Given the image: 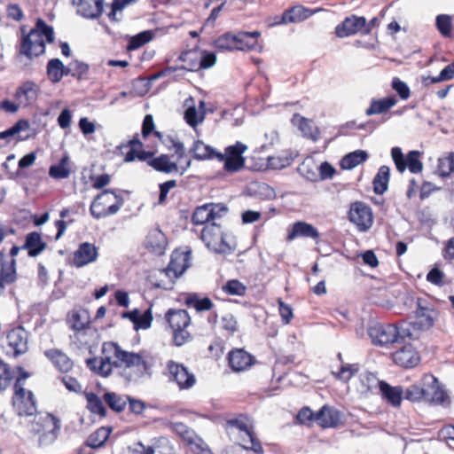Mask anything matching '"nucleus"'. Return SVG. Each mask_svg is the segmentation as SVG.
Here are the masks:
<instances>
[{
    "mask_svg": "<svg viewBox=\"0 0 454 454\" xmlns=\"http://www.w3.org/2000/svg\"><path fill=\"white\" fill-rule=\"evenodd\" d=\"M123 206V199L114 191L107 189L97 195L90 207V215L101 219L115 215Z\"/></svg>",
    "mask_w": 454,
    "mask_h": 454,
    "instance_id": "obj_6",
    "label": "nucleus"
},
{
    "mask_svg": "<svg viewBox=\"0 0 454 454\" xmlns=\"http://www.w3.org/2000/svg\"><path fill=\"white\" fill-rule=\"evenodd\" d=\"M20 43L18 54V61L22 63L25 57L28 60L39 57L45 52V42L52 43L55 40L53 27L48 25L43 19H37L35 27L27 32L26 26L20 27Z\"/></svg>",
    "mask_w": 454,
    "mask_h": 454,
    "instance_id": "obj_2",
    "label": "nucleus"
},
{
    "mask_svg": "<svg viewBox=\"0 0 454 454\" xmlns=\"http://www.w3.org/2000/svg\"><path fill=\"white\" fill-rule=\"evenodd\" d=\"M228 430H237L242 438V442L239 443V448H243L246 450H253L257 454L263 452L261 442L256 438L254 432V426L250 419L245 415H239L234 419H228Z\"/></svg>",
    "mask_w": 454,
    "mask_h": 454,
    "instance_id": "obj_5",
    "label": "nucleus"
},
{
    "mask_svg": "<svg viewBox=\"0 0 454 454\" xmlns=\"http://www.w3.org/2000/svg\"><path fill=\"white\" fill-rule=\"evenodd\" d=\"M299 129L303 136L316 141L318 137V129L314 126L312 121L306 118L300 117Z\"/></svg>",
    "mask_w": 454,
    "mask_h": 454,
    "instance_id": "obj_51",
    "label": "nucleus"
},
{
    "mask_svg": "<svg viewBox=\"0 0 454 454\" xmlns=\"http://www.w3.org/2000/svg\"><path fill=\"white\" fill-rule=\"evenodd\" d=\"M348 219L358 231H368L373 223L372 208L365 203L356 201L350 205Z\"/></svg>",
    "mask_w": 454,
    "mask_h": 454,
    "instance_id": "obj_15",
    "label": "nucleus"
},
{
    "mask_svg": "<svg viewBox=\"0 0 454 454\" xmlns=\"http://www.w3.org/2000/svg\"><path fill=\"white\" fill-rule=\"evenodd\" d=\"M200 62L193 65V68L207 69L212 67L216 62V56L214 52H208L207 51H200Z\"/></svg>",
    "mask_w": 454,
    "mask_h": 454,
    "instance_id": "obj_54",
    "label": "nucleus"
},
{
    "mask_svg": "<svg viewBox=\"0 0 454 454\" xmlns=\"http://www.w3.org/2000/svg\"><path fill=\"white\" fill-rule=\"evenodd\" d=\"M437 169L441 176H449L454 172V153L450 152L438 160Z\"/></svg>",
    "mask_w": 454,
    "mask_h": 454,
    "instance_id": "obj_46",
    "label": "nucleus"
},
{
    "mask_svg": "<svg viewBox=\"0 0 454 454\" xmlns=\"http://www.w3.org/2000/svg\"><path fill=\"white\" fill-rule=\"evenodd\" d=\"M179 59L184 63H186V66H184L183 68L187 70V71H191V72H194V71H198L199 68H192V67H193V65L195 63H198L200 62V52L199 51H184V52H182L180 57H179Z\"/></svg>",
    "mask_w": 454,
    "mask_h": 454,
    "instance_id": "obj_52",
    "label": "nucleus"
},
{
    "mask_svg": "<svg viewBox=\"0 0 454 454\" xmlns=\"http://www.w3.org/2000/svg\"><path fill=\"white\" fill-rule=\"evenodd\" d=\"M153 321V314L151 308L147 309L142 315L139 314L138 321L136 325L135 329H144L146 330L151 327Z\"/></svg>",
    "mask_w": 454,
    "mask_h": 454,
    "instance_id": "obj_60",
    "label": "nucleus"
},
{
    "mask_svg": "<svg viewBox=\"0 0 454 454\" xmlns=\"http://www.w3.org/2000/svg\"><path fill=\"white\" fill-rule=\"evenodd\" d=\"M222 328L233 333L238 329V323L234 316L231 313H227L222 317L221 319Z\"/></svg>",
    "mask_w": 454,
    "mask_h": 454,
    "instance_id": "obj_61",
    "label": "nucleus"
},
{
    "mask_svg": "<svg viewBox=\"0 0 454 454\" xmlns=\"http://www.w3.org/2000/svg\"><path fill=\"white\" fill-rule=\"evenodd\" d=\"M397 99L395 96L384 98L382 99H372L370 106L366 109L365 114L368 116L387 113L390 108L395 106Z\"/></svg>",
    "mask_w": 454,
    "mask_h": 454,
    "instance_id": "obj_33",
    "label": "nucleus"
},
{
    "mask_svg": "<svg viewBox=\"0 0 454 454\" xmlns=\"http://www.w3.org/2000/svg\"><path fill=\"white\" fill-rule=\"evenodd\" d=\"M368 381H375L379 385L381 396L386 402L395 408H398L402 404L403 399V388L402 386H391L387 382L379 380L373 374L368 373L365 376Z\"/></svg>",
    "mask_w": 454,
    "mask_h": 454,
    "instance_id": "obj_17",
    "label": "nucleus"
},
{
    "mask_svg": "<svg viewBox=\"0 0 454 454\" xmlns=\"http://www.w3.org/2000/svg\"><path fill=\"white\" fill-rule=\"evenodd\" d=\"M315 421L322 427H335L340 421V413L333 407L324 405L315 414Z\"/></svg>",
    "mask_w": 454,
    "mask_h": 454,
    "instance_id": "obj_28",
    "label": "nucleus"
},
{
    "mask_svg": "<svg viewBox=\"0 0 454 454\" xmlns=\"http://www.w3.org/2000/svg\"><path fill=\"white\" fill-rule=\"evenodd\" d=\"M69 323L73 330L81 331L86 327L89 322L86 318L82 319L78 312H74L69 319Z\"/></svg>",
    "mask_w": 454,
    "mask_h": 454,
    "instance_id": "obj_64",
    "label": "nucleus"
},
{
    "mask_svg": "<svg viewBox=\"0 0 454 454\" xmlns=\"http://www.w3.org/2000/svg\"><path fill=\"white\" fill-rule=\"evenodd\" d=\"M247 145L237 142L233 145L225 148V153H217L216 157L224 161V169L227 172H237L244 167L245 158L242 153L247 150Z\"/></svg>",
    "mask_w": 454,
    "mask_h": 454,
    "instance_id": "obj_14",
    "label": "nucleus"
},
{
    "mask_svg": "<svg viewBox=\"0 0 454 454\" xmlns=\"http://www.w3.org/2000/svg\"><path fill=\"white\" fill-rule=\"evenodd\" d=\"M146 246L154 254H163L167 247V239L164 233L159 229L151 231L146 237Z\"/></svg>",
    "mask_w": 454,
    "mask_h": 454,
    "instance_id": "obj_31",
    "label": "nucleus"
},
{
    "mask_svg": "<svg viewBox=\"0 0 454 454\" xmlns=\"http://www.w3.org/2000/svg\"><path fill=\"white\" fill-rule=\"evenodd\" d=\"M367 333L372 342L376 346H388L403 341L406 337H411L409 329L391 324L372 323Z\"/></svg>",
    "mask_w": 454,
    "mask_h": 454,
    "instance_id": "obj_4",
    "label": "nucleus"
},
{
    "mask_svg": "<svg viewBox=\"0 0 454 454\" xmlns=\"http://www.w3.org/2000/svg\"><path fill=\"white\" fill-rule=\"evenodd\" d=\"M44 355L60 372H67L73 368L72 360L59 349H48L44 352Z\"/></svg>",
    "mask_w": 454,
    "mask_h": 454,
    "instance_id": "obj_32",
    "label": "nucleus"
},
{
    "mask_svg": "<svg viewBox=\"0 0 454 454\" xmlns=\"http://www.w3.org/2000/svg\"><path fill=\"white\" fill-rule=\"evenodd\" d=\"M227 212L228 208L223 204H204L196 207L192 216V222L196 225H207L222 218Z\"/></svg>",
    "mask_w": 454,
    "mask_h": 454,
    "instance_id": "obj_12",
    "label": "nucleus"
},
{
    "mask_svg": "<svg viewBox=\"0 0 454 454\" xmlns=\"http://www.w3.org/2000/svg\"><path fill=\"white\" fill-rule=\"evenodd\" d=\"M369 154L364 150H356L342 157L340 166L342 169L350 170L366 161Z\"/></svg>",
    "mask_w": 454,
    "mask_h": 454,
    "instance_id": "obj_34",
    "label": "nucleus"
},
{
    "mask_svg": "<svg viewBox=\"0 0 454 454\" xmlns=\"http://www.w3.org/2000/svg\"><path fill=\"white\" fill-rule=\"evenodd\" d=\"M168 381L175 382L180 390H187L196 384L195 375L183 364L169 360L167 362Z\"/></svg>",
    "mask_w": 454,
    "mask_h": 454,
    "instance_id": "obj_11",
    "label": "nucleus"
},
{
    "mask_svg": "<svg viewBox=\"0 0 454 454\" xmlns=\"http://www.w3.org/2000/svg\"><path fill=\"white\" fill-rule=\"evenodd\" d=\"M128 395L113 391H106L103 395V400L106 405L115 412H121L128 403Z\"/></svg>",
    "mask_w": 454,
    "mask_h": 454,
    "instance_id": "obj_36",
    "label": "nucleus"
},
{
    "mask_svg": "<svg viewBox=\"0 0 454 454\" xmlns=\"http://www.w3.org/2000/svg\"><path fill=\"white\" fill-rule=\"evenodd\" d=\"M420 153L419 151H410L406 156L403 153L400 147L395 146L391 149V157L396 169L403 173L408 168L412 174H419L423 169V163L419 160Z\"/></svg>",
    "mask_w": 454,
    "mask_h": 454,
    "instance_id": "obj_10",
    "label": "nucleus"
},
{
    "mask_svg": "<svg viewBox=\"0 0 454 454\" xmlns=\"http://www.w3.org/2000/svg\"><path fill=\"white\" fill-rule=\"evenodd\" d=\"M64 67L63 62L59 59H51L48 61L46 71L49 80L53 83L61 81V71Z\"/></svg>",
    "mask_w": 454,
    "mask_h": 454,
    "instance_id": "obj_44",
    "label": "nucleus"
},
{
    "mask_svg": "<svg viewBox=\"0 0 454 454\" xmlns=\"http://www.w3.org/2000/svg\"><path fill=\"white\" fill-rule=\"evenodd\" d=\"M111 430L106 427H100L90 434L86 441V445L97 449L104 445L110 435Z\"/></svg>",
    "mask_w": 454,
    "mask_h": 454,
    "instance_id": "obj_43",
    "label": "nucleus"
},
{
    "mask_svg": "<svg viewBox=\"0 0 454 454\" xmlns=\"http://www.w3.org/2000/svg\"><path fill=\"white\" fill-rule=\"evenodd\" d=\"M403 398L412 402H426V386L422 380L419 384H412L403 390Z\"/></svg>",
    "mask_w": 454,
    "mask_h": 454,
    "instance_id": "obj_41",
    "label": "nucleus"
},
{
    "mask_svg": "<svg viewBox=\"0 0 454 454\" xmlns=\"http://www.w3.org/2000/svg\"><path fill=\"white\" fill-rule=\"evenodd\" d=\"M389 177V167L381 166L372 180L373 191L376 194L381 195L387 190Z\"/></svg>",
    "mask_w": 454,
    "mask_h": 454,
    "instance_id": "obj_37",
    "label": "nucleus"
},
{
    "mask_svg": "<svg viewBox=\"0 0 454 454\" xmlns=\"http://www.w3.org/2000/svg\"><path fill=\"white\" fill-rule=\"evenodd\" d=\"M357 370L358 368L356 364H342L337 377L340 380L348 381L357 372Z\"/></svg>",
    "mask_w": 454,
    "mask_h": 454,
    "instance_id": "obj_62",
    "label": "nucleus"
},
{
    "mask_svg": "<svg viewBox=\"0 0 454 454\" xmlns=\"http://www.w3.org/2000/svg\"><path fill=\"white\" fill-rule=\"evenodd\" d=\"M205 113H201L200 115L194 106H188L184 112V120L191 127L195 128L204 119Z\"/></svg>",
    "mask_w": 454,
    "mask_h": 454,
    "instance_id": "obj_55",
    "label": "nucleus"
},
{
    "mask_svg": "<svg viewBox=\"0 0 454 454\" xmlns=\"http://www.w3.org/2000/svg\"><path fill=\"white\" fill-rule=\"evenodd\" d=\"M391 87L402 99L406 100L410 98L411 90L409 86L398 77L393 78Z\"/></svg>",
    "mask_w": 454,
    "mask_h": 454,
    "instance_id": "obj_56",
    "label": "nucleus"
},
{
    "mask_svg": "<svg viewBox=\"0 0 454 454\" xmlns=\"http://www.w3.org/2000/svg\"><path fill=\"white\" fill-rule=\"evenodd\" d=\"M77 13L83 18L95 20L103 12V0H72Z\"/></svg>",
    "mask_w": 454,
    "mask_h": 454,
    "instance_id": "obj_26",
    "label": "nucleus"
},
{
    "mask_svg": "<svg viewBox=\"0 0 454 454\" xmlns=\"http://www.w3.org/2000/svg\"><path fill=\"white\" fill-rule=\"evenodd\" d=\"M307 11L303 9L301 6L292 7L288 10H286L279 19L276 17L273 25H282L299 22L308 17L307 15L304 14Z\"/></svg>",
    "mask_w": 454,
    "mask_h": 454,
    "instance_id": "obj_35",
    "label": "nucleus"
},
{
    "mask_svg": "<svg viewBox=\"0 0 454 454\" xmlns=\"http://www.w3.org/2000/svg\"><path fill=\"white\" fill-rule=\"evenodd\" d=\"M244 35H233L231 33H225L220 35L214 43L215 47L218 50H226V51H233L239 50L238 41H240L239 38L244 37Z\"/></svg>",
    "mask_w": 454,
    "mask_h": 454,
    "instance_id": "obj_38",
    "label": "nucleus"
},
{
    "mask_svg": "<svg viewBox=\"0 0 454 454\" xmlns=\"http://www.w3.org/2000/svg\"><path fill=\"white\" fill-rule=\"evenodd\" d=\"M223 291L230 295L243 296L246 294V286L237 279H231L223 286Z\"/></svg>",
    "mask_w": 454,
    "mask_h": 454,
    "instance_id": "obj_53",
    "label": "nucleus"
},
{
    "mask_svg": "<svg viewBox=\"0 0 454 454\" xmlns=\"http://www.w3.org/2000/svg\"><path fill=\"white\" fill-rule=\"evenodd\" d=\"M87 401V409L95 415H98L101 418H105L107 414V411L104 406L103 397H98L95 393L90 392L85 394Z\"/></svg>",
    "mask_w": 454,
    "mask_h": 454,
    "instance_id": "obj_39",
    "label": "nucleus"
},
{
    "mask_svg": "<svg viewBox=\"0 0 454 454\" xmlns=\"http://www.w3.org/2000/svg\"><path fill=\"white\" fill-rule=\"evenodd\" d=\"M144 454H175L168 439L160 438L153 446L148 447Z\"/></svg>",
    "mask_w": 454,
    "mask_h": 454,
    "instance_id": "obj_48",
    "label": "nucleus"
},
{
    "mask_svg": "<svg viewBox=\"0 0 454 454\" xmlns=\"http://www.w3.org/2000/svg\"><path fill=\"white\" fill-rule=\"evenodd\" d=\"M190 153H192L193 158L198 160L212 159L215 156L216 157L217 154L211 146L204 144L201 140H197L193 143Z\"/></svg>",
    "mask_w": 454,
    "mask_h": 454,
    "instance_id": "obj_40",
    "label": "nucleus"
},
{
    "mask_svg": "<svg viewBox=\"0 0 454 454\" xmlns=\"http://www.w3.org/2000/svg\"><path fill=\"white\" fill-rule=\"evenodd\" d=\"M16 371L18 376L13 385V407L19 416H33L37 412L36 401L33 392L24 387L29 374L22 367H17Z\"/></svg>",
    "mask_w": 454,
    "mask_h": 454,
    "instance_id": "obj_3",
    "label": "nucleus"
},
{
    "mask_svg": "<svg viewBox=\"0 0 454 454\" xmlns=\"http://www.w3.org/2000/svg\"><path fill=\"white\" fill-rule=\"evenodd\" d=\"M173 430L190 446L194 454H214L207 444L192 429L182 422L172 424Z\"/></svg>",
    "mask_w": 454,
    "mask_h": 454,
    "instance_id": "obj_13",
    "label": "nucleus"
},
{
    "mask_svg": "<svg viewBox=\"0 0 454 454\" xmlns=\"http://www.w3.org/2000/svg\"><path fill=\"white\" fill-rule=\"evenodd\" d=\"M47 244L42 239V236L37 231H32L27 234L25 242L21 247L27 251L30 257H35L46 249Z\"/></svg>",
    "mask_w": 454,
    "mask_h": 454,
    "instance_id": "obj_29",
    "label": "nucleus"
},
{
    "mask_svg": "<svg viewBox=\"0 0 454 454\" xmlns=\"http://www.w3.org/2000/svg\"><path fill=\"white\" fill-rule=\"evenodd\" d=\"M422 383L426 386V403L442 404L446 397V393L440 386L437 378L431 374L424 375Z\"/></svg>",
    "mask_w": 454,
    "mask_h": 454,
    "instance_id": "obj_22",
    "label": "nucleus"
},
{
    "mask_svg": "<svg viewBox=\"0 0 454 454\" xmlns=\"http://www.w3.org/2000/svg\"><path fill=\"white\" fill-rule=\"evenodd\" d=\"M298 172L309 182L319 181L318 165L311 159L302 161L298 168Z\"/></svg>",
    "mask_w": 454,
    "mask_h": 454,
    "instance_id": "obj_42",
    "label": "nucleus"
},
{
    "mask_svg": "<svg viewBox=\"0 0 454 454\" xmlns=\"http://www.w3.org/2000/svg\"><path fill=\"white\" fill-rule=\"evenodd\" d=\"M29 129V122L27 120L18 121L12 128L2 131V139L19 134L22 130Z\"/></svg>",
    "mask_w": 454,
    "mask_h": 454,
    "instance_id": "obj_57",
    "label": "nucleus"
},
{
    "mask_svg": "<svg viewBox=\"0 0 454 454\" xmlns=\"http://www.w3.org/2000/svg\"><path fill=\"white\" fill-rule=\"evenodd\" d=\"M297 238L317 240L319 239V231L310 223L297 221L288 228L286 239L292 241Z\"/></svg>",
    "mask_w": 454,
    "mask_h": 454,
    "instance_id": "obj_24",
    "label": "nucleus"
},
{
    "mask_svg": "<svg viewBox=\"0 0 454 454\" xmlns=\"http://www.w3.org/2000/svg\"><path fill=\"white\" fill-rule=\"evenodd\" d=\"M166 320L173 331V342L176 346L180 347L191 340V334L186 331L191 318L186 310L169 309L166 313Z\"/></svg>",
    "mask_w": 454,
    "mask_h": 454,
    "instance_id": "obj_7",
    "label": "nucleus"
},
{
    "mask_svg": "<svg viewBox=\"0 0 454 454\" xmlns=\"http://www.w3.org/2000/svg\"><path fill=\"white\" fill-rule=\"evenodd\" d=\"M200 239L210 251L215 254H229L232 251L227 242L220 224L213 222L203 227Z\"/></svg>",
    "mask_w": 454,
    "mask_h": 454,
    "instance_id": "obj_8",
    "label": "nucleus"
},
{
    "mask_svg": "<svg viewBox=\"0 0 454 454\" xmlns=\"http://www.w3.org/2000/svg\"><path fill=\"white\" fill-rule=\"evenodd\" d=\"M153 39L152 32L149 30L140 32L139 34L132 36L128 44L129 51H135L144 44L147 43Z\"/></svg>",
    "mask_w": 454,
    "mask_h": 454,
    "instance_id": "obj_50",
    "label": "nucleus"
},
{
    "mask_svg": "<svg viewBox=\"0 0 454 454\" xmlns=\"http://www.w3.org/2000/svg\"><path fill=\"white\" fill-rule=\"evenodd\" d=\"M228 361L232 371L242 372L254 363V358L244 349H236L229 353Z\"/></svg>",
    "mask_w": 454,
    "mask_h": 454,
    "instance_id": "obj_27",
    "label": "nucleus"
},
{
    "mask_svg": "<svg viewBox=\"0 0 454 454\" xmlns=\"http://www.w3.org/2000/svg\"><path fill=\"white\" fill-rule=\"evenodd\" d=\"M359 32L369 34L371 26L367 25L364 17L351 15L335 27V35L340 38L348 37Z\"/></svg>",
    "mask_w": 454,
    "mask_h": 454,
    "instance_id": "obj_16",
    "label": "nucleus"
},
{
    "mask_svg": "<svg viewBox=\"0 0 454 454\" xmlns=\"http://www.w3.org/2000/svg\"><path fill=\"white\" fill-rule=\"evenodd\" d=\"M15 261L12 259L11 264L5 268V265L2 262V284L12 283L16 279L15 271Z\"/></svg>",
    "mask_w": 454,
    "mask_h": 454,
    "instance_id": "obj_59",
    "label": "nucleus"
},
{
    "mask_svg": "<svg viewBox=\"0 0 454 454\" xmlns=\"http://www.w3.org/2000/svg\"><path fill=\"white\" fill-rule=\"evenodd\" d=\"M49 175L55 179L67 178L70 175V169L67 167V157L62 158L59 164L51 166Z\"/></svg>",
    "mask_w": 454,
    "mask_h": 454,
    "instance_id": "obj_49",
    "label": "nucleus"
},
{
    "mask_svg": "<svg viewBox=\"0 0 454 454\" xmlns=\"http://www.w3.org/2000/svg\"><path fill=\"white\" fill-rule=\"evenodd\" d=\"M335 174V168L327 161L318 166L319 180L331 179Z\"/></svg>",
    "mask_w": 454,
    "mask_h": 454,
    "instance_id": "obj_63",
    "label": "nucleus"
},
{
    "mask_svg": "<svg viewBox=\"0 0 454 454\" xmlns=\"http://www.w3.org/2000/svg\"><path fill=\"white\" fill-rule=\"evenodd\" d=\"M238 35H244L246 36L239 38L240 41H238L239 43V51H247L254 49L257 44V38L260 35L258 31L253 32H239Z\"/></svg>",
    "mask_w": 454,
    "mask_h": 454,
    "instance_id": "obj_47",
    "label": "nucleus"
},
{
    "mask_svg": "<svg viewBox=\"0 0 454 454\" xmlns=\"http://www.w3.org/2000/svg\"><path fill=\"white\" fill-rule=\"evenodd\" d=\"M7 342L10 350L6 354L12 353L13 356H19L26 353L27 347V332L21 326L12 329L7 334Z\"/></svg>",
    "mask_w": 454,
    "mask_h": 454,
    "instance_id": "obj_19",
    "label": "nucleus"
},
{
    "mask_svg": "<svg viewBox=\"0 0 454 454\" xmlns=\"http://www.w3.org/2000/svg\"><path fill=\"white\" fill-rule=\"evenodd\" d=\"M435 26L442 36L449 38L452 33V19L448 14H439L435 19Z\"/></svg>",
    "mask_w": 454,
    "mask_h": 454,
    "instance_id": "obj_45",
    "label": "nucleus"
},
{
    "mask_svg": "<svg viewBox=\"0 0 454 454\" xmlns=\"http://www.w3.org/2000/svg\"><path fill=\"white\" fill-rule=\"evenodd\" d=\"M191 265V251L175 250L166 269L169 277L179 278Z\"/></svg>",
    "mask_w": 454,
    "mask_h": 454,
    "instance_id": "obj_20",
    "label": "nucleus"
},
{
    "mask_svg": "<svg viewBox=\"0 0 454 454\" xmlns=\"http://www.w3.org/2000/svg\"><path fill=\"white\" fill-rule=\"evenodd\" d=\"M72 67L74 69L73 77H75L77 80L85 78L89 71V65L87 63L75 59L72 61Z\"/></svg>",
    "mask_w": 454,
    "mask_h": 454,
    "instance_id": "obj_58",
    "label": "nucleus"
},
{
    "mask_svg": "<svg viewBox=\"0 0 454 454\" xmlns=\"http://www.w3.org/2000/svg\"><path fill=\"white\" fill-rule=\"evenodd\" d=\"M148 165L158 172L170 174L179 171L176 162L171 161L168 154H160L148 160Z\"/></svg>",
    "mask_w": 454,
    "mask_h": 454,
    "instance_id": "obj_30",
    "label": "nucleus"
},
{
    "mask_svg": "<svg viewBox=\"0 0 454 454\" xmlns=\"http://www.w3.org/2000/svg\"><path fill=\"white\" fill-rule=\"evenodd\" d=\"M108 346L113 349L115 361L110 357H93L86 360L90 370L95 373L107 377L111 374L113 367L121 368V376L129 383H138L145 377L152 375V365L145 359L142 352L136 353L122 349L117 343L111 342Z\"/></svg>",
    "mask_w": 454,
    "mask_h": 454,
    "instance_id": "obj_1",
    "label": "nucleus"
},
{
    "mask_svg": "<svg viewBox=\"0 0 454 454\" xmlns=\"http://www.w3.org/2000/svg\"><path fill=\"white\" fill-rule=\"evenodd\" d=\"M60 420L51 413L40 414L30 423V431L35 434H41L40 443H43L45 438H50L52 442L57 437V433L60 429Z\"/></svg>",
    "mask_w": 454,
    "mask_h": 454,
    "instance_id": "obj_9",
    "label": "nucleus"
},
{
    "mask_svg": "<svg viewBox=\"0 0 454 454\" xmlns=\"http://www.w3.org/2000/svg\"><path fill=\"white\" fill-rule=\"evenodd\" d=\"M392 358L395 364L404 368H412L420 361L419 353L411 344L404 345L393 353Z\"/></svg>",
    "mask_w": 454,
    "mask_h": 454,
    "instance_id": "obj_25",
    "label": "nucleus"
},
{
    "mask_svg": "<svg viewBox=\"0 0 454 454\" xmlns=\"http://www.w3.org/2000/svg\"><path fill=\"white\" fill-rule=\"evenodd\" d=\"M39 90L40 89L35 82L27 81L18 87L14 98L19 103V106H28L36 101Z\"/></svg>",
    "mask_w": 454,
    "mask_h": 454,
    "instance_id": "obj_23",
    "label": "nucleus"
},
{
    "mask_svg": "<svg viewBox=\"0 0 454 454\" xmlns=\"http://www.w3.org/2000/svg\"><path fill=\"white\" fill-rule=\"evenodd\" d=\"M416 304V321L414 325L420 330H429L434 326L438 317L437 310L433 307L424 305L421 299H418Z\"/></svg>",
    "mask_w": 454,
    "mask_h": 454,
    "instance_id": "obj_21",
    "label": "nucleus"
},
{
    "mask_svg": "<svg viewBox=\"0 0 454 454\" xmlns=\"http://www.w3.org/2000/svg\"><path fill=\"white\" fill-rule=\"evenodd\" d=\"M98 255V248L95 244L82 242L73 254L72 264L76 268H82L95 262Z\"/></svg>",
    "mask_w": 454,
    "mask_h": 454,
    "instance_id": "obj_18",
    "label": "nucleus"
}]
</instances>
